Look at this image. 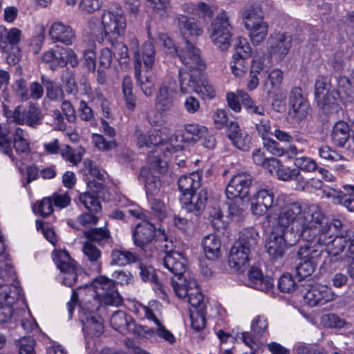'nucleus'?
<instances>
[{
	"instance_id": "nucleus-50",
	"label": "nucleus",
	"mask_w": 354,
	"mask_h": 354,
	"mask_svg": "<svg viewBox=\"0 0 354 354\" xmlns=\"http://www.w3.org/2000/svg\"><path fill=\"white\" fill-rule=\"evenodd\" d=\"M86 241L96 242L99 244L105 243L111 237L110 232L106 227H95L84 232Z\"/></svg>"
},
{
	"instance_id": "nucleus-6",
	"label": "nucleus",
	"mask_w": 354,
	"mask_h": 354,
	"mask_svg": "<svg viewBox=\"0 0 354 354\" xmlns=\"http://www.w3.org/2000/svg\"><path fill=\"white\" fill-rule=\"evenodd\" d=\"M148 36L149 40L146 41L142 46L141 50H140V55H142V61L146 73L151 70L154 64L156 51L153 44V42L161 43L163 46L165 53L172 57L177 55L178 53L173 43V41L167 35L164 33H156L153 35L149 30Z\"/></svg>"
},
{
	"instance_id": "nucleus-3",
	"label": "nucleus",
	"mask_w": 354,
	"mask_h": 354,
	"mask_svg": "<svg viewBox=\"0 0 354 354\" xmlns=\"http://www.w3.org/2000/svg\"><path fill=\"white\" fill-rule=\"evenodd\" d=\"M258 238L259 233L253 227L245 228L240 232L229 252L230 267L240 270L247 266L251 250L257 245Z\"/></svg>"
},
{
	"instance_id": "nucleus-22",
	"label": "nucleus",
	"mask_w": 354,
	"mask_h": 354,
	"mask_svg": "<svg viewBox=\"0 0 354 354\" xmlns=\"http://www.w3.org/2000/svg\"><path fill=\"white\" fill-rule=\"evenodd\" d=\"M156 233V227L152 223L143 221L138 223L132 231L133 243L145 250L155 239Z\"/></svg>"
},
{
	"instance_id": "nucleus-64",
	"label": "nucleus",
	"mask_w": 354,
	"mask_h": 354,
	"mask_svg": "<svg viewBox=\"0 0 354 354\" xmlns=\"http://www.w3.org/2000/svg\"><path fill=\"white\" fill-rule=\"evenodd\" d=\"M101 301L106 305L113 306H119L123 303L122 297L116 290L115 286L113 290L107 292L102 297H101Z\"/></svg>"
},
{
	"instance_id": "nucleus-61",
	"label": "nucleus",
	"mask_w": 354,
	"mask_h": 354,
	"mask_svg": "<svg viewBox=\"0 0 354 354\" xmlns=\"http://www.w3.org/2000/svg\"><path fill=\"white\" fill-rule=\"evenodd\" d=\"M321 158L330 162L344 161L346 158L327 145L321 146L318 150Z\"/></svg>"
},
{
	"instance_id": "nucleus-29",
	"label": "nucleus",
	"mask_w": 354,
	"mask_h": 354,
	"mask_svg": "<svg viewBox=\"0 0 354 354\" xmlns=\"http://www.w3.org/2000/svg\"><path fill=\"white\" fill-rule=\"evenodd\" d=\"M351 138V129L349 124L344 121L336 122L330 133L332 143L337 147H344Z\"/></svg>"
},
{
	"instance_id": "nucleus-44",
	"label": "nucleus",
	"mask_w": 354,
	"mask_h": 354,
	"mask_svg": "<svg viewBox=\"0 0 354 354\" xmlns=\"http://www.w3.org/2000/svg\"><path fill=\"white\" fill-rule=\"evenodd\" d=\"M238 95L243 106L250 114L258 115H264L266 109L261 104H257L249 94L243 90H238Z\"/></svg>"
},
{
	"instance_id": "nucleus-1",
	"label": "nucleus",
	"mask_w": 354,
	"mask_h": 354,
	"mask_svg": "<svg viewBox=\"0 0 354 354\" xmlns=\"http://www.w3.org/2000/svg\"><path fill=\"white\" fill-rule=\"evenodd\" d=\"M300 212L296 216V221L304 225L302 236L306 239L303 247H311L320 250V257L324 251V246L328 255L337 257L346 250V246L354 239V230L337 232L335 237L331 234V226L328 225L326 219L319 206L311 205L303 207L299 203Z\"/></svg>"
},
{
	"instance_id": "nucleus-59",
	"label": "nucleus",
	"mask_w": 354,
	"mask_h": 354,
	"mask_svg": "<svg viewBox=\"0 0 354 354\" xmlns=\"http://www.w3.org/2000/svg\"><path fill=\"white\" fill-rule=\"evenodd\" d=\"M19 354H35V340L32 337H23L16 342Z\"/></svg>"
},
{
	"instance_id": "nucleus-24",
	"label": "nucleus",
	"mask_w": 354,
	"mask_h": 354,
	"mask_svg": "<svg viewBox=\"0 0 354 354\" xmlns=\"http://www.w3.org/2000/svg\"><path fill=\"white\" fill-rule=\"evenodd\" d=\"M49 36L54 42H60L66 46L72 45L76 39L73 29L61 21H55L50 26Z\"/></svg>"
},
{
	"instance_id": "nucleus-30",
	"label": "nucleus",
	"mask_w": 354,
	"mask_h": 354,
	"mask_svg": "<svg viewBox=\"0 0 354 354\" xmlns=\"http://www.w3.org/2000/svg\"><path fill=\"white\" fill-rule=\"evenodd\" d=\"M337 94L342 102L347 105L354 103V91L351 86L354 87V69L352 71L351 77L341 76L337 79Z\"/></svg>"
},
{
	"instance_id": "nucleus-39",
	"label": "nucleus",
	"mask_w": 354,
	"mask_h": 354,
	"mask_svg": "<svg viewBox=\"0 0 354 354\" xmlns=\"http://www.w3.org/2000/svg\"><path fill=\"white\" fill-rule=\"evenodd\" d=\"M138 259L137 254L124 249L113 250L111 253V265L124 266L135 263Z\"/></svg>"
},
{
	"instance_id": "nucleus-28",
	"label": "nucleus",
	"mask_w": 354,
	"mask_h": 354,
	"mask_svg": "<svg viewBox=\"0 0 354 354\" xmlns=\"http://www.w3.org/2000/svg\"><path fill=\"white\" fill-rule=\"evenodd\" d=\"M176 19L180 35L186 40V43L189 41V39L197 37L203 33V28L198 26L195 19L178 15Z\"/></svg>"
},
{
	"instance_id": "nucleus-49",
	"label": "nucleus",
	"mask_w": 354,
	"mask_h": 354,
	"mask_svg": "<svg viewBox=\"0 0 354 354\" xmlns=\"http://www.w3.org/2000/svg\"><path fill=\"white\" fill-rule=\"evenodd\" d=\"M191 290L187 295V302L194 308V310H200L202 307L206 308L203 301V295L201 293L196 281H192L189 284Z\"/></svg>"
},
{
	"instance_id": "nucleus-35",
	"label": "nucleus",
	"mask_w": 354,
	"mask_h": 354,
	"mask_svg": "<svg viewBox=\"0 0 354 354\" xmlns=\"http://www.w3.org/2000/svg\"><path fill=\"white\" fill-rule=\"evenodd\" d=\"M202 245L207 259L215 260L221 255V243L216 234H209L205 236L203 239Z\"/></svg>"
},
{
	"instance_id": "nucleus-20",
	"label": "nucleus",
	"mask_w": 354,
	"mask_h": 354,
	"mask_svg": "<svg viewBox=\"0 0 354 354\" xmlns=\"http://www.w3.org/2000/svg\"><path fill=\"white\" fill-rule=\"evenodd\" d=\"M289 114L297 120L306 118L310 109L308 101L304 97L300 87H294L289 96Z\"/></svg>"
},
{
	"instance_id": "nucleus-19",
	"label": "nucleus",
	"mask_w": 354,
	"mask_h": 354,
	"mask_svg": "<svg viewBox=\"0 0 354 354\" xmlns=\"http://www.w3.org/2000/svg\"><path fill=\"white\" fill-rule=\"evenodd\" d=\"M335 297V295L331 288L322 284L310 286L304 295V301L312 307L326 304L333 301Z\"/></svg>"
},
{
	"instance_id": "nucleus-48",
	"label": "nucleus",
	"mask_w": 354,
	"mask_h": 354,
	"mask_svg": "<svg viewBox=\"0 0 354 354\" xmlns=\"http://www.w3.org/2000/svg\"><path fill=\"white\" fill-rule=\"evenodd\" d=\"M60 154L65 161L70 162L73 165H77L82 159L84 149L82 147L73 149L69 145H65L61 149Z\"/></svg>"
},
{
	"instance_id": "nucleus-34",
	"label": "nucleus",
	"mask_w": 354,
	"mask_h": 354,
	"mask_svg": "<svg viewBox=\"0 0 354 354\" xmlns=\"http://www.w3.org/2000/svg\"><path fill=\"white\" fill-rule=\"evenodd\" d=\"M201 174L194 171L187 175H183L178 179V188L183 196L194 193L201 185Z\"/></svg>"
},
{
	"instance_id": "nucleus-60",
	"label": "nucleus",
	"mask_w": 354,
	"mask_h": 354,
	"mask_svg": "<svg viewBox=\"0 0 354 354\" xmlns=\"http://www.w3.org/2000/svg\"><path fill=\"white\" fill-rule=\"evenodd\" d=\"M268 319L264 315L257 316L252 322L251 329L253 333L258 336H262L268 331Z\"/></svg>"
},
{
	"instance_id": "nucleus-32",
	"label": "nucleus",
	"mask_w": 354,
	"mask_h": 354,
	"mask_svg": "<svg viewBox=\"0 0 354 354\" xmlns=\"http://www.w3.org/2000/svg\"><path fill=\"white\" fill-rule=\"evenodd\" d=\"M294 147L296 149V152L294 154H283L282 156L286 157L289 160L294 159V165L296 167L295 169L302 170L306 172H314L318 169V165L316 161L310 157L306 156H299L300 152L295 145H289L288 147Z\"/></svg>"
},
{
	"instance_id": "nucleus-13",
	"label": "nucleus",
	"mask_w": 354,
	"mask_h": 354,
	"mask_svg": "<svg viewBox=\"0 0 354 354\" xmlns=\"http://www.w3.org/2000/svg\"><path fill=\"white\" fill-rule=\"evenodd\" d=\"M300 260L296 266V274L299 280L310 277L315 270L318 259L320 258V250H314L310 247L300 246L297 252Z\"/></svg>"
},
{
	"instance_id": "nucleus-36",
	"label": "nucleus",
	"mask_w": 354,
	"mask_h": 354,
	"mask_svg": "<svg viewBox=\"0 0 354 354\" xmlns=\"http://www.w3.org/2000/svg\"><path fill=\"white\" fill-rule=\"evenodd\" d=\"M110 323L115 330L122 333L131 330L133 326L132 317L122 310L115 311L111 317Z\"/></svg>"
},
{
	"instance_id": "nucleus-33",
	"label": "nucleus",
	"mask_w": 354,
	"mask_h": 354,
	"mask_svg": "<svg viewBox=\"0 0 354 354\" xmlns=\"http://www.w3.org/2000/svg\"><path fill=\"white\" fill-rule=\"evenodd\" d=\"M324 196L334 204L342 205L348 211L354 212V198L348 197L347 194L339 189L328 187L323 190Z\"/></svg>"
},
{
	"instance_id": "nucleus-53",
	"label": "nucleus",
	"mask_w": 354,
	"mask_h": 354,
	"mask_svg": "<svg viewBox=\"0 0 354 354\" xmlns=\"http://www.w3.org/2000/svg\"><path fill=\"white\" fill-rule=\"evenodd\" d=\"M247 59L232 56L230 66L232 73L237 77H243L248 72Z\"/></svg>"
},
{
	"instance_id": "nucleus-55",
	"label": "nucleus",
	"mask_w": 354,
	"mask_h": 354,
	"mask_svg": "<svg viewBox=\"0 0 354 354\" xmlns=\"http://www.w3.org/2000/svg\"><path fill=\"white\" fill-rule=\"evenodd\" d=\"M205 308H201L200 310H191L190 318L192 327L196 331L205 328L206 326Z\"/></svg>"
},
{
	"instance_id": "nucleus-43",
	"label": "nucleus",
	"mask_w": 354,
	"mask_h": 354,
	"mask_svg": "<svg viewBox=\"0 0 354 354\" xmlns=\"http://www.w3.org/2000/svg\"><path fill=\"white\" fill-rule=\"evenodd\" d=\"M283 78V72L277 68L269 73L267 80L263 84V90L268 95H271L277 91L282 83Z\"/></svg>"
},
{
	"instance_id": "nucleus-56",
	"label": "nucleus",
	"mask_w": 354,
	"mask_h": 354,
	"mask_svg": "<svg viewBox=\"0 0 354 354\" xmlns=\"http://www.w3.org/2000/svg\"><path fill=\"white\" fill-rule=\"evenodd\" d=\"M41 120V117L38 109L34 104H30L28 110L25 111L24 124L30 127L36 128Z\"/></svg>"
},
{
	"instance_id": "nucleus-51",
	"label": "nucleus",
	"mask_w": 354,
	"mask_h": 354,
	"mask_svg": "<svg viewBox=\"0 0 354 354\" xmlns=\"http://www.w3.org/2000/svg\"><path fill=\"white\" fill-rule=\"evenodd\" d=\"M78 201L86 209L91 212H97L101 209L99 199L93 194L89 192L80 193Z\"/></svg>"
},
{
	"instance_id": "nucleus-12",
	"label": "nucleus",
	"mask_w": 354,
	"mask_h": 354,
	"mask_svg": "<svg viewBox=\"0 0 354 354\" xmlns=\"http://www.w3.org/2000/svg\"><path fill=\"white\" fill-rule=\"evenodd\" d=\"M130 49L133 54L135 78L137 86L145 96L150 97L153 93L155 82L151 75L142 73V55H140L138 41L136 37L131 39Z\"/></svg>"
},
{
	"instance_id": "nucleus-47",
	"label": "nucleus",
	"mask_w": 354,
	"mask_h": 354,
	"mask_svg": "<svg viewBox=\"0 0 354 354\" xmlns=\"http://www.w3.org/2000/svg\"><path fill=\"white\" fill-rule=\"evenodd\" d=\"M277 176L279 180L283 181H290L295 180L297 183H304V177L301 174L299 169L295 168H290L280 165L279 167L277 170Z\"/></svg>"
},
{
	"instance_id": "nucleus-18",
	"label": "nucleus",
	"mask_w": 354,
	"mask_h": 354,
	"mask_svg": "<svg viewBox=\"0 0 354 354\" xmlns=\"http://www.w3.org/2000/svg\"><path fill=\"white\" fill-rule=\"evenodd\" d=\"M177 56L182 63L190 71L197 74L205 68V64L201 59L200 50L189 41L184 49L178 51Z\"/></svg>"
},
{
	"instance_id": "nucleus-63",
	"label": "nucleus",
	"mask_w": 354,
	"mask_h": 354,
	"mask_svg": "<svg viewBox=\"0 0 354 354\" xmlns=\"http://www.w3.org/2000/svg\"><path fill=\"white\" fill-rule=\"evenodd\" d=\"M147 6L151 8L159 16L164 17L167 15L169 0H147Z\"/></svg>"
},
{
	"instance_id": "nucleus-21",
	"label": "nucleus",
	"mask_w": 354,
	"mask_h": 354,
	"mask_svg": "<svg viewBox=\"0 0 354 354\" xmlns=\"http://www.w3.org/2000/svg\"><path fill=\"white\" fill-rule=\"evenodd\" d=\"M292 36L285 32L271 35L268 41V50L271 55L283 59L289 53L292 46Z\"/></svg>"
},
{
	"instance_id": "nucleus-14",
	"label": "nucleus",
	"mask_w": 354,
	"mask_h": 354,
	"mask_svg": "<svg viewBox=\"0 0 354 354\" xmlns=\"http://www.w3.org/2000/svg\"><path fill=\"white\" fill-rule=\"evenodd\" d=\"M177 93V84L174 79H167L159 86L156 96L155 106L158 111L165 113L171 110Z\"/></svg>"
},
{
	"instance_id": "nucleus-62",
	"label": "nucleus",
	"mask_w": 354,
	"mask_h": 354,
	"mask_svg": "<svg viewBox=\"0 0 354 354\" xmlns=\"http://www.w3.org/2000/svg\"><path fill=\"white\" fill-rule=\"evenodd\" d=\"M115 53V57L121 64H127L129 63L130 58L128 49L126 45L122 42L113 41V44H111Z\"/></svg>"
},
{
	"instance_id": "nucleus-11",
	"label": "nucleus",
	"mask_w": 354,
	"mask_h": 354,
	"mask_svg": "<svg viewBox=\"0 0 354 354\" xmlns=\"http://www.w3.org/2000/svg\"><path fill=\"white\" fill-rule=\"evenodd\" d=\"M255 130L259 137L263 140V147L273 156L282 157L283 154L293 155L296 152L294 147H283L279 142L271 138L273 134L272 131L271 122L268 119H261L255 124Z\"/></svg>"
},
{
	"instance_id": "nucleus-10",
	"label": "nucleus",
	"mask_w": 354,
	"mask_h": 354,
	"mask_svg": "<svg viewBox=\"0 0 354 354\" xmlns=\"http://www.w3.org/2000/svg\"><path fill=\"white\" fill-rule=\"evenodd\" d=\"M135 137L136 139L137 145L139 147H151L153 146H158L150 155L153 156L154 152L158 150L159 151V158L167 160L168 156L171 153L174 147H170V144L163 143L161 138L160 131L156 129H152L148 132L142 130L140 127H136L135 129ZM156 155V153H155Z\"/></svg>"
},
{
	"instance_id": "nucleus-15",
	"label": "nucleus",
	"mask_w": 354,
	"mask_h": 354,
	"mask_svg": "<svg viewBox=\"0 0 354 354\" xmlns=\"http://www.w3.org/2000/svg\"><path fill=\"white\" fill-rule=\"evenodd\" d=\"M53 260L59 270L64 273L63 282L66 286H72L77 281L79 270L77 263L71 258L65 250L56 251Z\"/></svg>"
},
{
	"instance_id": "nucleus-16",
	"label": "nucleus",
	"mask_w": 354,
	"mask_h": 354,
	"mask_svg": "<svg viewBox=\"0 0 354 354\" xmlns=\"http://www.w3.org/2000/svg\"><path fill=\"white\" fill-rule=\"evenodd\" d=\"M252 181V178L248 173L241 172L235 174L225 189L227 197L229 199L245 198L248 195Z\"/></svg>"
},
{
	"instance_id": "nucleus-46",
	"label": "nucleus",
	"mask_w": 354,
	"mask_h": 354,
	"mask_svg": "<svg viewBox=\"0 0 354 354\" xmlns=\"http://www.w3.org/2000/svg\"><path fill=\"white\" fill-rule=\"evenodd\" d=\"M140 274L144 281H151L153 283V288L156 291H160L162 294H165V290L162 283L159 281L154 269L152 267H148L144 265L140 266Z\"/></svg>"
},
{
	"instance_id": "nucleus-40",
	"label": "nucleus",
	"mask_w": 354,
	"mask_h": 354,
	"mask_svg": "<svg viewBox=\"0 0 354 354\" xmlns=\"http://www.w3.org/2000/svg\"><path fill=\"white\" fill-rule=\"evenodd\" d=\"M259 22L255 24L248 23L245 28L249 31L250 40L254 45L260 44L268 35V24L263 21H259Z\"/></svg>"
},
{
	"instance_id": "nucleus-9",
	"label": "nucleus",
	"mask_w": 354,
	"mask_h": 354,
	"mask_svg": "<svg viewBox=\"0 0 354 354\" xmlns=\"http://www.w3.org/2000/svg\"><path fill=\"white\" fill-rule=\"evenodd\" d=\"M179 81L180 91L183 93H187L193 90L203 97L212 99L215 96V91L210 82L201 77V73L190 74L179 70Z\"/></svg>"
},
{
	"instance_id": "nucleus-31",
	"label": "nucleus",
	"mask_w": 354,
	"mask_h": 354,
	"mask_svg": "<svg viewBox=\"0 0 354 354\" xmlns=\"http://www.w3.org/2000/svg\"><path fill=\"white\" fill-rule=\"evenodd\" d=\"M82 251L85 258L86 263L91 267V268L97 272L101 270V256L102 252L93 243L90 241H85L83 244Z\"/></svg>"
},
{
	"instance_id": "nucleus-52",
	"label": "nucleus",
	"mask_w": 354,
	"mask_h": 354,
	"mask_svg": "<svg viewBox=\"0 0 354 354\" xmlns=\"http://www.w3.org/2000/svg\"><path fill=\"white\" fill-rule=\"evenodd\" d=\"M251 55L252 48L247 39L242 37H238L234 44V53L232 56L248 59Z\"/></svg>"
},
{
	"instance_id": "nucleus-5",
	"label": "nucleus",
	"mask_w": 354,
	"mask_h": 354,
	"mask_svg": "<svg viewBox=\"0 0 354 354\" xmlns=\"http://www.w3.org/2000/svg\"><path fill=\"white\" fill-rule=\"evenodd\" d=\"M232 30L230 15L222 11L213 20L208 32L214 45L220 50L225 51L231 45Z\"/></svg>"
},
{
	"instance_id": "nucleus-25",
	"label": "nucleus",
	"mask_w": 354,
	"mask_h": 354,
	"mask_svg": "<svg viewBox=\"0 0 354 354\" xmlns=\"http://www.w3.org/2000/svg\"><path fill=\"white\" fill-rule=\"evenodd\" d=\"M163 265L174 277L185 274L187 260L179 251L167 253L163 258Z\"/></svg>"
},
{
	"instance_id": "nucleus-27",
	"label": "nucleus",
	"mask_w": 354,
	"mask_h": 354,
	"mask_svg": "<svg viewBox=\"0 0 354 354\" xmlns=\"http://www.w3.org/2000/svg\"><path fill=\"white\" fill-rule=\"evenodd\" d=\"M227 136L237 149L243 151L250 149L251 138L236 122H231L227 126Z\"/></svg>"
},
{
	"instance_id": "nucleus-2",
	"label": "nucleus",
	"mask_w": 354,
	"mask_h": 354,
	"mask_svg": "<svg viewBox=\"0 0 354 354\" xmlns=\"http://www.w3.org/2000/svg\"><path fill=\"white\" fill-rule=\"evenodd\" d=\"M299 212L297 202L288 203L281 209L277 218L280 232L274 231L266 245V250L272 259L281 257L286 248L295 245L302 237L304 225L296 221V216Z\"/></svg>"
},
{
	"instance_id": "nucleus-23",
	"label": "nucleus",
	"mask_w": 354,
	"mask_h": 354,
	"mask_svg": "<svg viewBox=\"0 0 354 354\" xmlns=\"http://www.w3.org/2000/svg\"><path fill=\"white\" fill-rule=\"evenodd\" d=\"M207 199V192L201 189L198 193L183 196L180 198L183 209L188 213H192L197 218L203 211Z\"/></svg>"
},
{
	"instance_id": "nucleus-8",
	"label": "nucleus",
	"mask_w": 354,
	"mask_h": 354,
	"mask_svg": "<svg viewBox=\"0 0 354 354\" xmlns=\"http://www.w3.org/2000/svg\"><path fill=\"white\" fill-rule=\"evenodd\" d=\"M102 26L100 39L102 41L106 39L109 43L113 44V41L124 34L126 20L121 10H104L102 15Z\"/></svg>"
},
{
	"instance_id": "nucleus-57",
	"label": "nucleus",
	"mask_w": 354,
	"mask_h": 354,
	"mask_svg": "<svg viewBox=\"0 0 354 354\" xmlns=\"http://www.w3.org/2000/svg\"><path fill=\"white\" fill-rule=\"evenodd\" d=\"M272 135L275 137L277 140L280 142L292 145V142L294 140L301 144H306L308 142L306 139L299 136L293 137L289 132L283 131L279 128L274 129Z\"/></svg>"
},
{
	"instance_id": "nucleus-38",
	"label": "nucleus",
	"mask_w": 354,
	"mask_h": 354,
	"mask_svg": "<svg viewBox=\"0 0 354 354\" xmlns=\"http://www.w3.org/2000/svg\"><path fill=\"white\" fill-rule=\"evenodd\" d=\"M250 285L254 288L261 291H268L273 286V282L270 279L265 278L261 270L257 268H252L248 273Z\"/></svg>"
},
{
	"instance_id": "nucleus-41",
	"label": "nucleus",
	"mask_w": 354,
	"mask_h": 354,
	"mask_svg": "<svg viewBox=\"0 0 354 354\" xmlns=\"http://www.w3.org/2000/svg\"><path fill=\"white\" fill-rule=\"evenodd\" d=\"M26 131L17 127L12 135L13 145L17 153L28 155L30 153V143Z\"/></svg>"
},
{
	"instance_id": "nucleus-54",
	"label": "nucleus",
	"mask_w": 354,
	"mask_h": 354,
	"mask_svg": "<svg viewBox=\"0 0 354 354\" xmlns=\"http://www.w3.org/2000/svg\"><path fill=\"white\" fill-rule=\"evenodd\" d=\"M153 322L156 326L155 328V335L170 344H174L176 342V337L165 328L162 320L156 317Z\"/></svg>"
},
{
	"instance_id": "nucleus-42",
	"label": "nucleus",
	"mask_w": 354,
	"mask_h": 354,
	"mask_svg": "<svg viewBox=\"0 0 354 354\" xmlns=\"http://www.w3.org/2000/svg\"><path fill=\"white\" fill-rule=\"evenodd\" d=\"M41 81L46 88V97L50 100L58 102L64 100V93L59 84L55 83L44 75L41 76Z\"/></svg>"
},
{
	"instance_id": "nucleus-37",
	"label": "nucleus",
	"mask_w": 354,
	"mask_h": 354,
	"mask_svg": "<svg viewBox=\"0 0 354 354\" xmlns=\"http://www.w3.org/2000/svg\"><path fill=\"white\" fill-rule=\"evenodd\" d=\"M192 281L196 280L186 274L171 278V286L176 296L182 299L186 298L191 290L189 284Z\"/></svg>"
},
{
	"instance_id": "nucleus-17",
	"label": "nucleus",
	"mask_w": 354,
	"mask_h": 354,
	"mask_svg": "<svg viewBox=\"0 0 354 354\" xmlns=\"http://www.w3.org/2000/svg\"><path fill=\"white\" fill-rule=\"evenodd\" d=\"M250 209L253 214L263 216L276 205L274 194L272 189L261 188L250 199Z\"/></svg>"
},
{
	"instance_id": "nucleus-26",
	"label": "nucleus",
	"mask_w": 354,
	"mask_h": 354,
	"mask_svg": "<svg viewBox=\"0 0 354 354\" xmlns=\"http://www.w3.org/2000/svg\"><path fill=\"white\" fill-rule=\"evenodd\" d=\"M80 307L83 316L82 322L85 332L89 335L93 336H99L102 334L104 326L101 318L95 315L96 311L92 312L91 309H86L84 304H82Z\"/></svg>"
},
{
	"instance_id": "nucleus-45",
	"label": "nucleus",
	"mask_w": 354,
	"mask_h": 354,
	"mask_svg": "<svg viewBox=\"0 0 354 354\" xmlns=\"http://www.w3.org/2000/svg\"><path fill=\"white\" fill-rule=\"evenodd\" d=\"M272 66V61L270 56L264 54H257L251 63L250 70L252 73H257L259 75L261 73H267L270 67Z\"/></svg>"
},
{
	"instance_id": "nucleus-58",
	"label": "nucleus",
	"mask_w": 354,
	"mask_h": 354,
	"mask_svg": "<svg viewBox=\"0 0 354 354\" xmlns=\"http://www.w3.org/2000/svg\"><path fill=\"white\" fill-rule=\"evenodd\" d=\"M150 202L151 210L152 214L156 216L158 219L162 220L167 216V206L165 203L156 198H148Z\"/></svg>"
},
{
	"instance_id": "nucleus-4",
	"label": "nucleus",
	"mask_w": 354,
	"mask_h": 354,
	"mask_svg": "<svg viewBox=\"0 0 354 354\" xmlns=\"http://www.w3.org/2000/svg\"><path fill=\"white\" fill-rule=\"evenodd\" d=\"M153 156L148 158L147 168L141 170V176L145 178V187L148 198L157 195L162 183L159 175L164 174L168 169V160L159 158L156 150Z\"/></svg>"
},
{
	"instance_id": "nucleus-7",
	"label": "nucleus",
	"mask_w": 354,
	"mask_h": 354,
	"mask_svg": "<svg viewBox=\"0 0 354 354\" xmlns=\"http://www.w3.org/2000/svg\"><path fill=\"white\" fill-rule=\"evenodd\" d=\"M115 286V281L104 276L95 278L91 285L86 286L87 298H83L82 304H84L86 309L97 311L101 306V297Z\"/></svg>"
}]
</instances>
